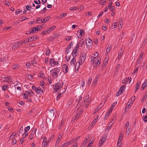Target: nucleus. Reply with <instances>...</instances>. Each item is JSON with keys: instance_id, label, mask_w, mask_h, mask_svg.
Instances as JSON below:
<instances>
[{"instance_id": "obj_1", "label": "nucleus", "mask_w": 147, "mask_h": 147, "mask_svg": "<svg viewBox=\"0 0 147 147\" xmlns=\"http://www.w3.org/2000/svg\"><path fill=\"white\" fill-rule=\"evenodd\" d=\"M63 83L62 82H58L53 85V88L54 92H56L58 91L63 87Z\"/></svg>"}, {"instance_id": "obj_2", "label": "nucleus", "mask_w": 147, "mask_h": 147, "mask_svg": "<svg viewBox=\"0 0 147 147\" xmlns=\"http://www.w3.org/2000/svg\"><path fill=\"white\" fill-rule=\"evenodd\" d=\"M25 42H26L25 40L16 42L12 46V49L15 50L19 48L20 47L22 46V45Z\"/></svg>"}, {"instance_id": "obj_3", "label": "nucleus", "mask_w": 147, "mask_h": 147, "mask_svg": "<svg viewBox=\"0 0 147 147\" xmlns=\"http://www.w3.org/2000/svg\"><path fill=\"white\" fill-rule=\"evenodd\" d=\"M126 86L125 85H123L121 87L119 90L116 94L117 96H118L123 93L126 88Z\"/></svg>"}, {"instance_id": "obj_4", "label": "nucleus", "mask_w": 147, "mask_h": 147, "mask_svg": "<svg viewBox=\"0 0 147 147\" xmlns=\"http://www.w3.org/2000/svg\"><path fill=\"white\" fill-rule=\"evenodd\" d=\"M30 129V127L29 126H28L24 128V133L22 134V136L23 138H25L27 137L28 135V132Z\"/></svg>"}, {"instance_id": "obj_5", "label": "nucleus", "mask_w": 147, "mask_h": 147, "mask_svg": "<svg viewBox=\"0 0 147 147\" xmlns=\"http://www.w3.org/2000/svg\"><path fill=\"white\" fill-rule=\"evenodd\" d=\"M86 57V54L85 53H83L81 54L80 57V61L81 62V64L83 63L85 61Z\"/></svg>"}, {"instance_id": "obj_6", "label": "nucleus", "mask_w": 147, "mask_h": 147, "mask_svg": "<svg viewBox=\"0 0 147 147\" xmlns=\"http://www.w3.org/2000/svg\"><path fill=\"white\" fill-rule=\"evenodd\" d=\"M125 128L126 129V134L128 135L130 132V131L129 130L131 126H129V122L127 123L124 126Z\"/></svg>"}, {"instance_id": "obj_7", "label": "nucleus", "mask_w": 147, "mask_h": 147, "mask_svg": "<svg viewBox=\"0 0 147 147\" xmlns=\"http://www.w3.org/2000/svg\"><path fill=\"white\" fill-rule=\"evenodd\" d=\"M89 95L86 96L84 101V102H86L87 103L86 105V107H88V106L90 105L91 102V100L90 99H89Z\"/></svg>"}, {"instance_id": "obj_8", "label": "nucleus", "mask_w": 147, "mask_h": 147, "mask_svg": "<svg viewBox=\"0 0 147 147\" xmlns=\"http://www.w3.org/2000/svg\"><path fill=\"white\" fill-rule=\"evenodd\" d=\"M23 97L25 99H27V101L29 102H32V100L30 95H28V94H24L23 95Z\"/></svg>"}, {"instance_id": "obj_9", "label": "nucleus", "mask_w": 147, "mask_h": 147, "mask_svg": "<svg viewBox=\"0 0 147 147\" xmlns=\"http://www.w3.org/2000/svg\"><path fill=\"white\" fill-rule=\"evenodd\" d=\"M73 42H71L68 45L65 50V53L66 54H68L69 53V51L71 47L73 45Z\"/></svg>"}, {"instance_id": "obj_10", "label": "nucleus", "mask_w": 147, "mask_h": 147, "mask_svg": "<svg viewBox=\"0 0 147 147\" xmlns=\"http://www.w3.org/2000/svg\"><path fill=\"white\" fill-rule=\"evenodd\" d=\"M36 93L38 94H42L43 93V91L40 87L37 88L36 91Z\"/></svg>"}, {"instance_id": "obj_11", "label": "nucleus", "mask_w": 147, "mask_h": 147, "mask_svg": "<svg viewBox=\"0 0 147 147\" xmlns=\"http://www.w3.org/2000/svg\"><path fill=\"white\" fill-rule=\"evenodd\" d=\"M11 67L12 69L16 70H18L20 67V66L19 65L14 64L11 66Z\"/></svg>"}, {"instance_id": "obj_12", "label": "nucleus", "mask_w": 147, "mask_h": 147, "mask_svg": "<svg viewBox=\"0 0 147 147\" xmlns=\"http://www.w3.org/2000/svg\"><path fill=\"white\" fill-rule=\"evenodd\" d=\"M130 80H129V77L128 78H126L125 79H123L122 80V82L123 84H127L129 81V83H130L131 81V77H130Z\"/></svg>"}, {"instance_id": "obj_13", "label": "nucleus", "mask_w": 147, "mask_h": 147, "mask_svg": "<svg viewBox=\"0 0 147 147\" xmlns=\"http://www.w3.org/2000/svg\"><path fill=\"white\" fill-rule=\"evenodd\" d=\"M63 72L65 73H67L68 71V68L66 64H63Z\"/></svg>"}, {"instance_id": "obj_14", "label": "nucleus", "mask_w": 147, "mask_h": 147, "mask_svg": "<svg viewBox=\"0 0 147 147\" xmlns=\"http://www.w3.org/2000/svg\"><path fill=\"white\" fill-rule=\"evenodd\" d=\"M49 142L48 140H47V138L46 137L43 140V143H42V146L44 147L47 145V144Z\"/></svg>"}, {"instance_id": "obj_15", "label": "nucleus", "mask_w": 147, "mask_h": 147, "mask_svg": "<svg viewBox=\"0 0 147 147\" xmlns=\"http://www.w3.org/2000/svg\"><path fill=\"white\" fill-rule=\"evenodd\" d=\"M86 43L87 45L88 46H91L92 45V40L90 38L86 39Z\"/></svg>"}, {"instance_id": "obj_16", "label": "nucleus", "mask_w": 147, "mask_h": 147, "mask_svg": "<svg viewBox=\"0 0 147 147\" xmlns=\"http://www.w3.org/2000/svg\"><path fill=\"white\" fill-rule=\"evenodd\" d=\"M55 61L53 58H51L50 59L49 63L52 67H54L55 65Z\"/></svg>"}, {"instance_id": "obj_17", "label": "nucleus", "mask_w": 147, "mask_h": 147, "mask_svg": "<svg viewBox=\"0 0 147 147\" xmlns=\"http://www.w3.org/2000/svg\"><path fill=\"white\" fill-rule=\"evenodd\" d=\"M78 51L73 50L71 54L74 58L76 57L78 54Z\"/></svg>"}, {"instance_id": "obj_18", "label": "nucleus", "mask_w": 147, "mask_h": 147, "mask_svg": "<svg viewBox=\"0 0 147 147\" xmlns=\"http://www.w3.org/2000/svg\"><path fill=\"white\" fill-rule=\"evenodd\" d=\"M98 78H99V76L98 75L96 76L95 77V79L94 80H93V83H92V85H95L96 84L98 80Z\"/></svg>"}, {"instance_id": "obj_19", "label": "nucleus", "mask_w": 147, "mask_h": 147, "mask_svg": "<svg viewBox=\"0 0 147 147\" xmlns=\"http://www.w3.org/2000/svg\"><path fill=\"white\" fill-rule=\"evenodd\" d=\"M84 38H82L81 39H80L79 40V46L80 47H82L84 43Z\"/></svg>"}, {"instance_id": "obj_20", "label": "nucleus", "mask_w": 147, "mask_h": 147, "mask_svg": "<svg viewBox=\"0 0 147 147\" xmlns=\"http://www.w3.org/2000/svg\"><path fill=\"white\" fill-rule=\"evenodd\" d=\"M28 38L29 39H30V42H31L34 40H35L37 39V36L35 35L31 37H29Z\"/></svg>"}, {"instance_id": "obj_21", "label": "nucleus", "mask_w": 147, "mask_h": 147, "mask_svg": "<svg viewBox=\"0 0 147 147\" xmlns=\"http://www.w3.org/2000/svg\"><path fill=\"white\" fill-rule=\"evenodd\" d=\"M4 81L6 82H9L11 81L10 77H5L4 78Z\"/></svg>"}, {"instance_id": "obj_22", "label": "nucleus", "mask_w": 147, "mask_h": 147, "mask_svg": "<svg viewBox=\"0 0 147 147\" xmlns=\"http://www.w3.org/2000/svg\"><path fill=\"white\" fill-rule=\"evenodd\" d=\"M59 73H57L56 72L54 71L52 73V76L55 78H57L58 76Z\"/></svg>"}, {"instance_id": "obj_23", "label": "nucleus", "mask_w": 147, "mask_h": 147, "mask_svg": "<svg viewBox=\"0 0 147 147\" xmlns=\"http://www.w3.org/2000/svg\"><path fill=\"white\" fill-rule=\"evenodd\" d=\"M42 26L39 25L37 26L36 27L34 28L35 29L34 32H36L39 31L40 29L42 28Z\"/></svg>"}, {"instance_id": "obj_24", "label": "nucleus", "mask_w": 147, "mask_h": 147, "mask_svg": "<svg viewBox=\"0 0 147 147\" xmlns=\"http://www.w3.org/2000/svg\"><path fill=\"white\" fill-rule=\"evenodd\" d=\"M80 64H81V62L80 61L79 62H77L75 65V69L77 68V69H79L80 67Z\"/></svg>"}, {"instance_id": "obj_25", "label": "nucleus", "mask_w": 147, "mask_h": 147, "mask_svg": "<svg viewBox=\"0 0 147 147\" xmlns=\"http://www.w3.org/2000/svg\"><path fill=\"white\" fill-rule=\"evenodd\" d=\"M56 26H53L50 27L49 28L47 29L48 30V31L49 33L50 32H51L53 30L55 29V28Z\"/></svg>"}, {"instance_id": "obj_26", "label": "nucleus", "mask_w": 147, "mask_h": 147, "mask_svg": "<svg viewBox=\"0 0 147 147\" xmlns=\"http://www.w3.org/2000/svg\"><path fill=\"white\" fill-rule=\"evenodd\" d=\"M105 139L104 137L102 138L101 139H100V140L101 142L100 143V147L104 143L105 141Z\"/></svg>"}, {"instance_id": "obj_27", "label": "nucleus", "mask_w": 147, "mask_h": 147, "mask_svg": "<svg viewBox=\"0 0 147 147\" xmlns=\"http://www.w3.org/2000/svg\"><path fill=\"white\" fill-rule=\"evenodd\" d=\"M23 127L22 126L20 128V130L18 131V136H19L20 134L23 133Z\"/></svg>"}, {"instance_id": "obj_28", "label": "nucleus", "mask_w": 147, "mask_h": 147, "mask_svg": "<svg viewBox=\"0 0 147 147\" xmlns=\"http://www.w3.org/2000/svg\"><path fill=\"white\" fill-rule=\"evenodd\" d=\"M53 71L56 72L57 73H59L60 71V67H59L54 68L53 70Z\"/></svg>"}, {"instance_id": "obj_29", "label": "nucleus", "mask_w": 147, "mask_h": 147, "mask_svg": "<svg viewBox=\"0 0 147 147\" xmlns=\"http://www.w3.org/2000/svg\"><path fill=\"white\" fill-rule=\"evenodd\" d=\"M111 112V110L110 111H108V112H107L106 114L105 115V117H104L105 120H107V118L109 116V113H110Z\"/></svg>"}, {"instance_id": "obj_30", "label": "nucleus", "mask_w": 147, "mask_h": 147, "mask_svg": "<svg viewBox=\"0 0 147 147\" xmlns=\"http://www.w3.org/2000/svg\"><path fill=\"white\" fill-rule=\"evenodd\" d=\"M76 62V59L75 58L72 59L71 61V66H73Z\"/></svg>"}, {"instance_id": "obj_31", "label": "nucleus", "mask_w": 147, "mask_h": 147, "mask_svg": "<svg viewBox=\"0 0 147 147\" xmlns=\"http://www.w3.org/2000/svg\"><path fill=\"white\" fill-rule=\"evenodd\" d=\"M84 32V31L83 30H81L79 32V35H78V38H80L82 36V33Z\"/></svg>"}, {"instance_id": "obj_32", "label": "nucleus", "mask_w": 147, "mask_h": 147, "mask_svg": "<svg viewBox=\"0 0 147 147\" xmlns=\"http://www.w3.org/2000/svg\"><path fill=\"white\" fill-rule=\"evenodd\" d=\"M49 111L50 115L51 116H54V110L53 109H51Z\"/></svg>"}, {"instance_id": "obj_33", "label": "nucleus", "mask_w": 147, "mask_h": 147, "mask_svg": "<svg viewBox=\"0 0 147 147\" xmlns=\"http://www.w3.org/2000/svg\"><path fill=\"white\" fill-rule=\"evenodd\" d=\"M37 129L36 128H33L32 129V130L31 132V134H32L34 136V135L36 134Z\"/></svg>"}, {"instance_id": "obj_34", "label": "nucleus", "mask_w": 147, "mask_h": 147, "mask_svg": "<svg viewBox=\"0 0 147 147\" xmlns=\"http://www.w3.org/2000/svg\"><path fill=\"white\" fill-rule=\"evenodd\" d=\"M49 20V17H46L42 21H41L42 23H45L46 22L48 21Z\"/></svg>"}, {"instance_id": "obj_35", "label": "nucleus", "mask_w": 147, "mask_h": 147, "mask_svg": "<svg viewBox=\"0 0 147 147\" xmlns=\"http://www.w3.org/2000/svg\"><path fill=\"white\" fill-rule=\"evenodd\" d=\"M111 45L108 46L107 47V49L106 50V54H108L109 53V51H110V50L111 49Z\"/></svg>"}, {"instance_id": "obj_36", "label": "nucleus", "mask_w": 147, "mask_h": 147, "mask_svg": "<svg viewBox=\"0 0 147 147\" xmlns=\"http://www.w3.org/2000/svg\"><path fill=\"white\" fill-rule=\"evenodd\" d=\"M147 86V81H145L142 84V88H143L142 90H143Z\"/></svg>"}, {"instance_id": "obj_37", "label": "nucleus", "mask_w": 147, "mask_h": 147, "mask_svg": "<svg viewBox=\"0 0 147 147\" xmlns=\"http://www.w3.org/2000/svg\"><path fill=\"white\" fill-rule=\"evenodd\" d=\"M102 105L101 103H100L97 107L95 109V111H96V112L98 111L102 107V106L101 105Z\"/></svg>"}, {"instance_id": "obj_38", "label": "nucleus", "mask_w": 147, "mask_h": 147, "mask_svg": "<svg viewBox=\"0 0 147 147\" xmlns=\"http://www.w3.org/2000/svg\"><path fill=\"white\" fill-rule=\"evenodd\" d=\"M88 137H88H86L85 138V139L84 142L82 144L83 145L85 146L86 144Z\"/></svg>"}, {"instance_id": "obj_39", "label": "nucleus", "mask_w": 147, "mask_h": 147, "mask_svg": "<svg viewBox=\"0 0 147 147\" xmlns=\"http://www.w3.org/2000/svg\"><path fill=\"white\" fill-rule=\"evenodd\" d=\"M123 52L122 51L119 52L118 56V60H119L121 58V55L123 54Z\"/></svg>"}, {"instance_id": "obj_40", "label": "nucleus", "mask_w": 147, "mask_h": 147, "mask_svg": "<svg viewBox=\"0 0 147 147\" xmlns=\"http://www.w3.org/2000/svg\"><path fill=\"white\" fill-rule=\"evenodd\" d=\"M143 55H144L143 52H142L140 54V56H139V57L138 59V61H140V60H141L142 59Z\"/></svg>"}, {"instance_id": "obj_41", "label": "nucleus", "mask_w": 147, "mask_h": 147, "mask_svg": "<svg viewBox=\"0 0 147 147\" xmlns=\"http://www.w3.org/2000/svg\"><path fill=\"white\" fill-rule=\"evenodd\" d=\"M92 80V78L91 77L89 78L88 81V85L90 86V85L91 82Z\"/></svg>"}, {"instance_id": "obj_42", "label": "nucleus", "mask_w": 147, "mask_h": 147, "mask_svg": "<svg viewBox=\"0 0 147 147\" xmlns=\"http://www.w3.org/2000/svg\"><path fill=\"white\" fill-rule=\"evenodd\" d=\"M44 75V73L43 71H41L40 72L39 74L38 75V77L40 78H42L43 77V75Z\"/></svg>"}, {"instance_id": "obj_43", "label": "nucleus", "mask_w": 147, "mask_h": 147, "mask_svg": "<svg viewBox=\"0 0 147 147\" xmlns=\"http://www.w3.org/2000/svg\"><path fill=\"white\" fill-rule=\"evenodd\" d=\"M97 121V120L96 119H94L91 123L92 126H94V125Z\"/></svg>"}, {"instance_id": "obj_44", "label": "nucleus", "mask_w": 147, "mask_h": 147, "mask_svg": "<svg viewBox=\"0 0 147 147\" xmlns=\"http://www.w3.org/2000/svg\"><path fill=\"white\" fill-rule=\"evenodd\" d=\"M67 15L66 13H63L60 15V17L61 18H63L64 17L66 16Z\"/></svg>"}, {"instance_id": "obj_45", "label": "nucleus", "mask_w": 147, "mask_h": 147, "mask_svg": "<svg viewBox=\"0 0 147 147\" xmlns=\"http://www.w3.org/2000/svg\"><path fill=\"white\" fill-rule=\"evenodd\" d=\"M66 142L67 144V145L68 146L72 144L74 142L73 140H70Z\"/></svg>"}, {"instance_id": "obj_46", "label": "nucleus", "mask_w": 147, "mask_h": 147, "mask_svg": "<svg viewBox=\"0 0 147 147\" xmlns=\"http://www.w3.org/2000/svg\"><path fill=\"white\" fill-rule=\"evenodd\" d=\"M80 47L78 43H77L76 44V46L74 47V49L73 50H76L78 51V49H79Z\"/></svg>"}, {"instance_id": "obj_47", "label": "nucleus", "mask_w": 147, "mask_h": 147, "mask_svg": "<svg viewBox=\"0 0 147 147\" xmlns=\"http://www.w3.org/2000/svg\"><path fill=\"white\" fill-rule=\"evenodd\" d=\"M142 119L144 122H147V115L146 116H143Z\"/></svg>"}, {"instance_id": "obj_48", "label": "nucleus", "mask_w": 147, "mask_h": 147, "mask_svg": "<svg viewBox=\"0 0 147 147\" xmlns=\"http://www.w3.org/2000/svg\"><path fill=\"white\" fill-rule=\"evenodd\" d=\"M117 22H115L114 23V24H113L112 25V29H114L116 28L117 26Z\"/></svg>"}, {"instance_id": "obj_49", "label": "nucleus", "mask_w": 147, "mask_h": 147, "mask_svg": "<svg viewBox=\"0 0 147 147\" xmlns=\"http://www.w3.org/2000/svg\"><path fill=\"white\" fill-rule=\"evenodd\" d=\"M122 136H121L120 135V136L119 137V138L117 143H121V140H122Z\"/></svg>"}, {"instance_id": "obj_50", "label": "nucleus", "mask_w": 147, "mask_h": 147, "mask_svg": "<svg viewBox=\"0 0 147 147\" xmlns=\"http://www.w3.org/2000/svg\"><path fill=\"white\" fill-rule=\"evenodd\" d=\"M62 136L61 134L59 135L57 140V142H59L60 141Z\"/></svg>"}, {"instance_id": "obj_51", "label": "nucleus", "mask_w": 147, "mask_h": 147, "mask_svg": "<svg viewBox=\"0 0 147 147\" xmlns=\"http://www.w3.org/2000/svg\"><path fill=\"white\" fill-rule=\"evenodd\" d=\"M31 8V7L30 5H27L26 6V9L27 11H30Z\"/></svg>"}, {"instance_id": "obj_52", "label": "nucleus", "mask_w": 147, "mask_h": 147, "mask_svg": "<svg viewBox=\"0 0 147 147\" xmlns=\"http://www.w3.org/2000/svg\"><path fill=\"white\" fill-rule=\"evenodd\" d=\"M51 53L49 49H47L46 50V52L45 53V54L47 55H49Z\"/></svg>"}, {"instance_id": "obj_53", "label": "nucleus", "mask_w": 147, "mask_h": 147, "mask_svg": "<svg viewBox=\"0 0 147 147\" xmlns=\"http://www.w3.org/2000/svg\"><path fill=\"white\" fill-rule=\"evenodd\" d=\"M80 137V136H77L76 138H74L72 139L74 141V142L77 141L79 139Z\"/></svg>"}, {"instance_id": "obj_54", "label": "nucleus", "mask_w": 147, "mask_h": 147, "mask_svg": "<svg viewBox=\"0 0 147 147\" xmlns=\"http://www.w3.org/2000/svg\"><path fill=\"white\" fill-rule=\"evenodd\" d=\"M140 86V84L138 83H137L136 85V91L139 88Z\"/></svg>"}, {"instance_id": "obj_55", "label": "nucleus", "mask_w": 147, "mask_h": 147, "mask_svg": "<svg viewBox=\"0 0 147 147\" xmlns=\"http://www.w3.org/2000/svg\"><path fill=\"white\" fill-rule=\"evenodd\" d=\"M16 135V134L15 133H13L10 136V137L9 138L10 139H13L15 137Z\"/></svg>"}, {"instance_id": "obj_56", "label": "nucleus", "mask_w": 147, "mask_h": 147, "mask_svg": "<svg viewBox=\"0 0 147 147\" xmlns=\"http://www.w3.org/2000/svg\"><path fill=\"white\" fill-rule=\"evenodd\" d=\"M99 62V60L98 59H97V58L96 59V60H95V61H94V63H94L96 65H97L98 64V63Z\"/></svg>"}, {"instance_id": "obj_57", "label": "nucleus", "mask_w": 147, "mask_h": 147, "mask_svg": "<svg viewBox=\"0 0 147 147\" xmlns=\"http://www.w3.org/2000/svg\"><path fill=\"white\" fill-rule=\"evenodd\" d=\"M26 94H28V95L29 94L31 96H32L34 94L33 92L32 91H30V92H26Z\"/></svg>"}, {"instance_id": "obj_58", "label": "nucleus", "mask_w": 147, "mask_h": 147, "mask_svg": "<svg viewBox=\"0 0 147 147\" xmlns=\"http://www.w3.org/2000/svg\"><path fill=\"white\" fill-rule=\"evenodd\" d=\"M135 96H133L131 98V101H130V104L131 103V105L132 104V103L133 102L134 100L135 99Z\"/></svg>"}, {"instance_id": "obj_59", "label": "nucleus", "mask_w": 147, "mask_h": 147, "mask_svg": "<svg viewBox=\"0 0 147 147\" xmlns=\"http://www.w3.org/2000/svg\"><path fill=\"white\" fill-rule=\"evenodd\" d=\"M68 145L66 143V142H65L63 144L61 145L59 147H66Z\"/></svg>"}, {"instance_id": "obj_60", "label": "nucleus", "mask_w": 147, "mask_h": 147, "mask_svg": "<svg viewBox=\"0 0 147 147\" xmlns=\"http://www.w3.org/2000/svg\"><path fill=\"white\" fill-rule=\"evenodd\" d=\"M83 110H81L80 111H79L78 113H77V114H76V117H77V116H80V115L82 113H83Z\"/></svg>"}, {"instance_id": "obj_61", "label": "nucleus", "mask_w": 147, "mask_h": 147, "mask_svg": "<svg viewBox=\"0 0 147 147\" xmlns=\"http://www.w3.org/2000/svg\"><path fill=\"white\" fill-rule=\"evenodd\" d=\"M41 21L42 20H41L40 18H38L36 20V22H37L38 23H42Z\"/></svg>"}, {"instance_id": "obj_62", "label": "nucleus", "mask_w": 147, "mask_h": 147, "mask_svg": "<svg viewBox=\"0 0 147 147\" xmlns=\"http://www.w3.org/2000/svg\"><path fill=\"white\" fill-rule=\"evenodd\" d=\"M106 0H102L100 1V3L101 5H104L106 3Z\"/></svg>"}, {"instance_id": "obj_63", "label": "nucleus", "mask_w": 147, "mask_h": 147, "mask_svg": "<svg viewBox=\"0 0 147 147\" xmlns=\"http://www.w3.org/2000/svg\"><path fill=\"white\" fill-rule=\"evenodd\" d=\"M77 7L76 6H74V7H71L70 8L69 10H70L74 11L76 10L77 9Z\"/></svg>"}, {"instance_id": "obj_64", "label": "nucleus", "mask_w": 147, "mask_h": 147, "mask_svg": "<svg viewBox=\"0 0 147 147\" xmlns=\"http://www.w3.org/2000/svg\"><path fill=\"white\" fill-rule=\"evenodd\" d=\"M113 4V2L112 1L110 2L108 4V8L109 9H111V5Z\"/></svg>"}]
</instances>
